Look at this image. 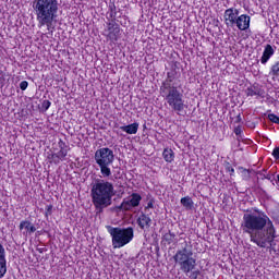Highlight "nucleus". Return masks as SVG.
<instances>
[{"instance_id":"1","label":"nucleus","mask_w":279,"mask_h":279,"mask_svg":"<svg viewBox=\"0 0 279 279\" xmlns=\"http://www.w3.org/2000/svg\"><path fill=\"white\" fill-rule=\"evenodd\" d=\"M242 229L245 234H250L251 243L258 247H271L276 240V227L274 221L264 211L245 214L243 216Z\"/></svg>"},{"instance_id":"2","label":"nucleus","mask_w":279,"mask_h":279,"mask_svg":"<svg viewBox=\"0 0 279 279\" xmlns=\"http://www.w3.org/2000/svg\"><path fill=\"white\" fill-rule=\"evenodd\" d=\"M32 7L38 27H47L48 32L56 28L60 10L58 0H33Z\"/></svg>"},{"instance_id":"3","label":"nucleus","mask_w":279,"mask_h":279,"mask_svg":"<svg viewBox=\"0 0 279 279\" xmlns=\"http://www.w3.org/2000/svg\"><path fill=\"white\" fill-rule=\"evenodd\" d=\"M117 195L114 184L106 180H98L92 186V201L96 210H104L112 206V196Z\"/></svg>"},{"instance_id":"4","label":"nucleus","mask_w":279,"mask_h":279,"mask_svg":"<svg viewBox=\"0 0 279 279\" xmlns=\"http://www.w3.org/2000/svg\"><path fill=\"white\" fill-rule=\"evenodd\" d=\"M107 232L111 236V243L113 250H121V247H125L129 243H132L134 239V228H120L107 226Z\"/></svg>"},{"instance_id":"5","label":"nucleus","mask_w":279,"mask_h":279,"mask_svg":"<svg viewBox=\"0 0 279 279\" xmlns=\"http://www.w3.org/2000/svg\"><path fill=\"white\" fill-rule=\"evenodd\" d=\"M160 90L171 110L178 114H180V112H184V109L187 108V106L184 102V95L178 90V87L163 85Z\"/></svg>"},{"instance_id":"6","label":"nucleus","mask_w":279,"mask_h":279,"mask_svg":"<svg viewBox=\"0 0 279 279\" xmlns=\"http://www.w3.org/2000/svg\"><path fill=\"white\" fill-rule=\"evenodd\" d=\"M94 158L96 165L100 168L102 178H110L112 175L110 165L114 162V151L108 147H102L95 151Z\"/></svg>"},{"instance_id":"7","label":"nucleus","mask_w":279,"mask_h":279,"mask_svg":"<svg viewBox=\"0 0 279 279\" xmlns=\"http://www.w3.org/2000/svg\"><path fill=\"white\" fill-rule=\"evenodd\" d=\"M174 260L185 276H189L197 267V259L193 256V251L186 247L175 253Z\"/></svg>"},{"instance_id":"8","label":"nucleus","mask_w":279,"mask_h":279,"mask_svg":"<svg viewBox=\"0 0 279 279\" xmlns=\"http://www.w3.org/2000/svg\"><path fill=\"white\" fill-rule=\"evenodd\" d=\"M141 199H143V197H141L140 194L133 193L131 196L123 199L121 204L122 210H132V208H136V206L141 204Z\"/></svg>"},{"instance_id":"9","label":"nucleus","mask_w":279,"mask_h":279,"mask_svg":"<svg viewBox=\"0 0 279 279\" xmlns=\"http://www.w3.org/2000/svg\"><path fill=\"white\" fill-rule=\"evenodd\" d=\"M119 34H121V28L116 23H108L107 28L105 29V36L112 43H117L119 40Z\"/></svg>"},{"instance_id":"10","label":"nucleus","mask_w":279,"mask_h":279,"mask_svg":"<svg viewBox=\"0 0 279 279\" xmlns=\"http://www.w3.org/2000/svg\"><path fill=\"white\" fill-rule=\"evenodd\" d=\"M225 24L227 27H234L236 19H239V9L230 8L225 11L223 14Z\"/></svg>"},{"instance_id":"11","label":"nucleus","mask_w":279,"mask_h":279,"mask_svg":"<svg viewBox=\"0 0 279 279\" xmlns=\"http://www.w3.org/2000/svg\"><path fill=\"white\" fill-rule=\"evenodd\" d=\"M252 21V17L247 14H242L239 15L238 19L235 20V26L240 32H245V29H250V23Z\"/></svg>"},{"instance_id":"12","label":"nucleus","mask_w":279,"mask_h":279,"mask_svg":"<svg viewBox=\"0 0 279 279\" xmlns=\"http://www.w3.org/2000/svg\"><path fill=\"white\" fill-rule=\"evenodd\" d=\"M274 53H276V50H274V47L269 44L266 45L264 52L262 54V58H260V63L267 64V62H269V60H271V57L274 56Z\"/></svg>"},{"instance_id":"13","label":"nucleus","mask_w":279,"mask_h":279,"mask_svg":"<svg viewBox=\"0 0 279 279\" xmlns=\"http://www.w3.org/2000/svg\"><path fill=\"white\" fill-rule=\"evenodd\" d=\"M20 230H22V234H24V236H27V234H34L36 227H34L32 222L24 220L20 223Z\"/></svg>"},{"instance_id":"14","label":"nucleus","mask_w":279,"mask_h":279,"mask_svg":"<svg viewBox=\"0 0 279 279\" xmlns=\"http://www.w3.org/2000/svg\"><path fill=\"white\" fill-rule=\"evenodd\" d=\"M68 154L69 150H66L65 148H61L58 153L51 155V162H53L54 165H60V161L64 160Z\"/></svg>"},{"instance_id":"15","label":"nucleus","mask_w":279,"mask_h":279,"mask_svg":"<svg viewBox=\"0 0 279 279\" xmlns=\"http://www.w3.org/2000/svg\"><path fill=\"white\" fill-rule=\"evenodd\" d=\"M137 225L142 230H145V228H149L151 226V218L149 216L142 214L137 218Z\"/></svg>"},{"instance_id":"16","label":"nucleus","mask_w":279,"mask_h":279,"mask_svg":"<svg viewBox=\"0 0 279 279\" xmlns=\"http://www.w3.org/2000/svg\"><path fill=\"white\" fill-rule=\"evenodd\" d=\"M265 92L260 89L258 86H251L246 89L247 97H263Z\"/></svg>"},{"instance_id":"17","label":"nucleus","mask_w":279,"mask_h":279,"mask_svg":"<svg viewBox=\"0 0 279 279\" xmlns=\"http://www.w3.org/2000/svg\"><path fill=\"white\" fill-rule=\"evenodd\" d=\"M120 130H122V132H125L126 134H137L138 132V122L129 124V125H123L120 126Z\"/></svg>"},{"instance_id":"18","label":"nucleus","mask_w":279,"mask_h":279,"mask_svg":"<svg viewBox=\"0 0 279 279\" xmlns=\"http://www.w3.org/2000/svg\"><path fill=\"white\" fill-rule=\"evenodd\" d=\"M162 157L166 162H173L175 155L173 154V150L171 148H166L162 153Z\"/></svg>"},{"instance_id":"19","label":"nucleus","mask_w":279,"mask_h":279,"mask_svg":"<svg viewBox=\"0 0 279 279\" xmlns=\"http://www.w3.org/2000/svg\"><path fill=\"white\" fill-rule=\"evenodd\" d=\"M5 274H8V260L3 257V259H0V278H3Z\"/></svg>"},{"instance_id":"20","label":"nucleus","mask_w":279,"mask_h":279,"mask_svg":"<svg viewBox=\"0 0 279 279\" xmlns=\"http://www.w3.org/2000/svg\"><path fill=\"white\" fill-rule=\"evenodd\" d=\"M181 204L184 206V208H193V199L189 196L181 198Z\"/></svg>"},{"instance_id":"21","label":"nucleus","mask_w":279,"mask_h":279,"mask_svg":"<svg viewBox=\"0 0 279 279\" xmlns=\"http://www.w3.org/2000/svg\"><path fill=\"white\" fill-rule=\"evenodd\" d=\"M163 241L168 243V245H171L173 241H175V233L168 232L163 235Z\"/></svg>"},{"instance_id":"22","label":"nucleus","mask_w":279,"mask_h":279,"mask_svg":"<svg viewBox=\"0 0 279 279\" xmlns=\"http://www.w3.org/2000/svg\"><path fill=\"white\" fill-rule=\"evenodd\" d=\"M270 75H272V77H279V61L271 66Z\"/></svg>"},{"instance_id":"23","label":"nucleus","mask_w":279,"mask_h":279,"mask_svg":"<svg viewBox=\"0 0 279 279\" xmlns=\"http://www.w3.org/2000/svg\"><path fill=\"white\" fill-rule=\"evenodd\" d=\"M268 119H269V121H271V123H277V125H279V117L278 116H276L274 113H269Z\"/></svg>"},{"instance_id":"24","label":"nucleus","mask_w":279,"mask_h":279,"mask_svg":"<svg viewBox=\"0 0 279 279\" xmlns=\"http://www.w3.org/2000/svg\"><path fill=\"white\" fill-rule=\"evenodd\" d=\"M3 258H5V247L0 243V260H3Z\"/></svg>"},{"instance_id":"25","label":"nucleus","mask_w":279,"mask_h":279,"mask_svg":"<svg viewBox=\"0 0 279 279\" xmlns=\"http://www.w3.org/2000/svg\"><path fill=\"white\" fill-rule=\"evenodd\" d=\"M29 86V83H27V81H22L20 83V88L21 90H27V87Z\"/></svg>"},{"instance_id":"26","label":"nucleus","mask_w":279,"mask_h":279,"mask_svg":"<svg viewBox=\"0 0 279 279\" xmlns=\"http://www.w3.org/2000/svg\"><path fill=\"white\" fill-rule=\"evenodd\" d=\"M272 156L276 160H279V147H276L274 150H272Z\"/></svg>"},{"instance_id":"27","label":"nucleus","mask_w":279,"mask_h":279,"mask_svg":"<svg viewBox=\"0 0 279 279\" xmlns=\"http://www.w3.org/2000/svg\"><path fill=\"white\" fill-rule=\"evenodd\" d=\"M242 133H243V130L241 129V126H236V128L234 129V134H235L236 136H241Z\"/></svg>"},{"instance_id":"28","label":"nucleus","mask_w":279,"mask_h":279,"mask_svg":"<svg viewBox=\"0 0 279 279\" xmlns=\"http://www.w3.org/2000/svg\"><path fill=\"white\" fill-rule=\"evenodd\" d=\"M46 210H47V215H51V210H53V205H48L46 207Z\"/></svg>"},{"instance_id":"29","label":"nucleus","mask_w":279,"mask_h":279,"mask_svg":"<svg viewBox=\"0 0 279 279\" xmlns=\"http://www.w3.org/2000/svg\"><path fill=\"white\" fill-rule=\"evenodd\" d=\"M44 104H45V106H46V110H48V108H50V106H51V102H50V101H45Z\"/></svg>"},{"instance_id":"30","label":"nucleus","mask_w":279,"mask_h":279,"mask_svg":"<svg viewBox=\"0 0 279 279\" xmlns=\"http://www.w3.org/2000/svg\"><path fill=\"white\" fill-rule=\"evenodd\" d=\"M229 171H230V173L232 175V173H234V168L229 169Z\"/></svg>"},{"instance_id":"31","label":"nucleus","mask_w":279,"mask_h":279,"mask_svg":"<svg viewBox=\"0 0 279 279\" xmlns=\"http://www.w3.org/2000/svg\"><path fill=\"white\" fill-rule=\"evenodd\" d=\"M266 180H271V177L267 175V177H266Z\"/></svg>"}]
</instances>
